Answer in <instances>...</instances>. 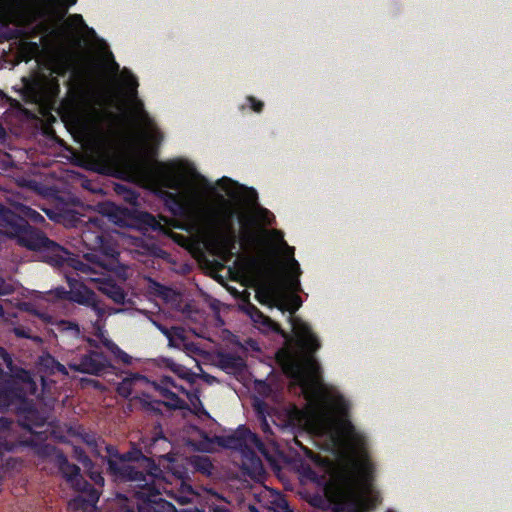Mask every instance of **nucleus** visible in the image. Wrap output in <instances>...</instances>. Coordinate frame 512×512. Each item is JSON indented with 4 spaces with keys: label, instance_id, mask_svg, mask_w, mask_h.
<instances>
[{
    "label": "nucleus",
    "instance_id": "obj_1",
    "mask_svg": "<svg viewBox=\"0 0 512 512\" xmlns=\"http://www.w3.org/2000/svg\"><path fill=\"white\" fill-rule=\"evenodd\" d=\"M374 474L375 465L363 452L362 458L340 475L331 502L316 495L310 503L323 510L332 505L331 512H371L381 501L373 490Z\"/></svg>",
    "mask_w": 512,
    "mask_h": 512
},
{
    "label": "nucleus",
    "instance_id": "obj_2",
    "mask_svg": "<svg viewBox=\"0 0 512 512\" xmlns=\"http://www.w3.org/2000/svg\"><path fill=\"white\" fill-rule=\"evenodd\" d=\"M294 334L300 355L281 350L277 353V360L287 377L297 382H306L321 374V366L315 357V353L321 348V342L310 325L304 321L294 324Z\"/></svg>",
    "mask_w": 512,
    "mask_h": 512
},
{
    "label": "nucleus",
    "instance_id": "obj_3",
    "mask_svg": "<svg viewBox=\"0 0 512 512\" xmlns=\"http://www.w3.org/2000/svg\"><path fill=\"white\" fill-rule=\"evenodd\" d=\"M214 444L220 447L240 451L242 454V469L250 477L260 476L264 473L262 460L256 450L266 459L270 460V451L261 438L244 425L239 426L232 434L208 437L197 445V449L203 452L211 451Z\"/></svg>",
    "mask_w": 512,
    "mask_h": 512
},
{
    "label": "nucleus",
    "instance_id": "obj_4",
    "mask_svg": "<svg viewBox=\"0 0 512 512\" xmlns=\"http://www.w3.org/2000/svg\"><path fill=\"white\" fill-rule=\"evenodd\" d=\"M0 226L8 229L9 238H16L18 243L32 251L47 253L49 262L59 264L62 262L64 248L50 240L45 233L32 227L15 211L0 203Z\"/></svg>",
    "mask_w": 512,
    "mask_h": 512
},
{
    "label": "nucleus",
    "instance_id": "obj_5",
    "mask_svg": "<svg viewBox=\"0 0 512 512\" xmlns=\"http://www.w3.org/2000/svg\"><path fill=\"white\" fill-rule=\"evenodd\" d=\"M70 290L64 287H57L48 293V300L62 301L69 300L79 305L90 307L96 314L97 320H101L106 314V308L99 300L98 295L84 284H73L68 278Z\"/></svg>",
    "mask_w": 512,
    "mask_h": 512
},
{
    "label": "nucleus",
    "instance_id": "obj_6",
    "mask_svg": "<svg viewBox=\"0 0 512 512\" xmlns=\"http://www.w3.org/2000/svg\"><path fill=\"white\" fill-rule=\"evenodd\" d=\"M283 245L286 247L287 255L290 258L289 260V268L290 271L285 277V282L288 288L293 292V294L289 295L285 301L281 302L278 308L282 312H289V321L291 323L292 329L294 330V324L298 321H302L300 318L294 317L295 312L301 307L302 300L300 296L296 293L301 290L300 286V275L301 269L298 261L294 258V247L288 246L287 243L283 240Z\"/></svg>",
    "mask_w": 512,
    "mask_h": 512
},
{
    "label": "nucleus",
    "instance_id": "obj_7",
    "mask_svg": "<svg viewBox=\"0 0 512 512\" xmlns=\"http://www.w3.org/2000/svg\"><path fill=\"white\" fill-rule=\"evenodd\" d=\"M122 157L109 143H97L90 153L91 170L106 176L117 177L121 173Z\"/></svg>",
    "mask_w": 512,
    "mask_h": 512
},
{
    "label": "nucleus",
    "instance_id": "obj_8",
    "mask_svg": "<svg viewBox=\"0 0 512 512\" xmlns=\"http://www.w3.org/2000/svg\"><path fill=\"white\" fill-rule=\"evenodd\" d=\"M36 19L37 17L27 15L19 6L5 4L0 11V42L14 40L22 35V30L9 28L10 24L26 27Z\"/></svg>",
    "mask_w": 512,
    "mask_h": 512
},
{
    "label": "nucleus",
    "instance_id": "obj_9",
    "mask_svg": "<svg viewBox=\"0 0 512 512\" xmlns=\"http://www.w3.org/2000/svg\"><path fill=\"white\" fill-rule=\"evenodd\" d=\"M106 473L112 478L114 482L126 483L134 482L140 488H146L150 484L154 483L155 480H150V476L144 473L133 464L126 462L117 461L109 462V467H106Z\"/></svg>",
    "mask_w": 512,
    "mask_h": 512
},
{
    "label": "nucleus",
    "instance_id": "obj_10",
    "mask_svg": "<svg viewBox=\"0 0 512 512\" xmlns=\"http://www.w3.org/2000/svg\"><path fill=\"white\" fill-rule=\"evenodd\" d=\"M111 367L108 357L103 352L89 351L79 359L69 363V368L75 372L91 375H101Z\"/></svg>",
    "mask_w": 512,
    "mask_h": 512
},
{
    "label": "nucleus",
    "instance_id": "obj_11",
    "mask_svg": "<svg viewBox=\"0 0 512 512\" xmlns=\"http://www.w3.org/2000/svg\"><path fill=\"white\" fill-rule=\"evenodd\" d=\"M91 225L95 228L92 229L91 226H87L81 234V239L83 244L91 251H100L102 254L110 257H114L118 255L116 248L109 240L108 236L101 231L95 222H92Z\"/></svg>",
    "mask_w": 512,
    "mask_h": 512
},
{
    "label": "nucleus",
    "instance_id": "obj_12",
    "mask_svg": "<svg viewBox=\"0 0 512 512\" xmlns=\"http://www.w3.org/2000/svg\"><path fill=\"white\" fill-rule=\"evenodd\" d=\"M120 460L129 464L136 463V467L147 473L150 480L160 479L162 476L163 471L155 460L137 448L135 444H132L128 451L122 453Z\"/></svg>",
    "mask_w": 512,
    "mask_h": 512
},
{
    "label": "nucleus",
    "instance_id": "obj_13",
    "mask_svg": "<svg viewBox=\"0 0 512 512\" xmlns=\"http://www.w3.org/2000/svg\"><path fill=\"white\" fill-rule=\"evenodd\" d=\"M148 493H139V502L137 504L138 512H175V506L162 498L160 492L154 486H146Z\"/></svg>",
    "mask_w": 512,
    "mask_h": 512
},
{
    "label": "nucleus",
    "instance_id": "obj_14",
    "mask_svg": "<svg viewBox=\"0 0 512 512\" xmlns=\"http://www.w3.org/2000/svg\"><path fill=\"white\" fill-rule=\"evenodd\" d=\"M172 444L171 442L163 435L162 429L160 425H157L154 428L153 436L150 440V443L145 446L146 454L150 455L149 457L166 459L168 461H173V457L171 456Z\"/></svg>",
    "mask_w": 512,
    "mask_h": 512
},
{
    "label": "nucleus",
    "instance_id": "obj_15",
    "mask_svg": "<svg viewBox=\"0 0 512 512\" xmlns=\"http://www.w3.org/2000/svg\"><path fill=\"white\" fill-rule=\"evenodd\" d=\"M240 309L250 317L253 323L263 331H273L281 334L284 338H288V334L281 328V326L274 322L271 318L264 315L254 304L250 301L243 303Z\"/></svg>",
    "mask_w": 512,
    "mask_h": 512
},
{
    "label": "nucleus",
    "instance_id": "obj_16",
    "mask_svg": "<svg viewBox=\"0 0 512 512\" xmlns=\"http://www.w3.org/2000/svg\"><path fill=\"white\" fill-rule=\"evenodd\" d=\"M156 389L159 391V393L166 398L168 401H159V400H153V401H146L144 402V407L148 410L153 411H159V406L164 405L172 410H181L185 409L187 407V403L185 400L180 398L175 392L170 390L168 387H164L162 385H157Z\"/></svg>",
    "mask_w": 512,
    "mask_h": 512
},
{
    "label": "nucleus",
    "instance_id": "obj_17",
    "mask_svg": "<svg viewBox=\"0 0 512 512\" xmlns=\"http://www.w3.org/2000/svg\"><path fill=\"white\" fill-rule=\"evenodd\" d=\"M53 464L58 468L59 473L68 485L72 484L81 475L80 467L70 463L64 452L59 453L56 459H53Z\"/></svg>",
    "mask_w": 512,
    "mask_h": 512
},
{
    "label": "nucleus",
    "instance_id": "obj_18",
    "mask_svg": "<svg viewBox=\"0 0 512 512\" xmlns=\"http://www.w3.org/2000/svg\"><path fill=\"white\" fill-rule=\"evenodd\" d=\"M340 431L342 435L347 439L353 449L364 450L365 449V437L361 435L348 419H343L340 422Z\"/></svg>",
    "mask_w": 512,
    "mask_h": 512
},
{
    "label": "nucleus",
    "instance_id": "obj_19",
    "mask_svg": "<svg viewBox=\"0 0 512 512\" xmlns=\"http://www.w3.org/2000/svg\"><path fill=\"white\" fill-rule=\"evenodd\" d=\"M126 87L128 89L129 96L135 99V106L138 111L140 119L147 125H151V119L148 113L144 110V105L141 100L137 99V88L139 86L137 78L129 74L125 80Z\"/></svg>",
    "mask_w": 512,
    "mask_h": 512
},
{
    "label": "nucleus",
    "instance_id": "obj_20",
    "mask_svg": "<svg viewBox=\"0 0 512 512\" xmlns=\"http://www.w3.org/2000/svg\"><path fill=\"white\" fill-rule=\"evenodd\" d=\"M162 198L165 206L173 215H183L186 211L182 197L178 193L163 191Z\"/></svg>",
    "mask_w": 512,
    "mask_h": 512
},
{
    "label": "nucleus",
    "instance_id": "obj_21",
    "mask_svg": "<svg viewBox=\"0 0 512 512\" xmlns=\"http://www.w3.org/2000/svg\"><path fill=\"white\" fill-rule=\"evenodd\" d=\"M74 491L80 492L85 496L91 497L92 501H98L100 497V492L90 483L88 482L82 474L69 485Z\"/></svg>",
    "mask_w": 512,
    "mask_h": 512
},
{
    "label": "nucleus",
    "instance_id": "obj_22",
    "mask_svg": "<svg viewBox=\"0 0 512 512\" xmlns=\"http://www.w3.org/2000/svg\"><path fill=\"white\" fill-rule=\"evenodd\" d=\"M31 446L34 450V453L42 459H50L53 463V459H56V456L59 453H63L61 449L56 447L55 445L49 443H31Z\"/></svg>",
    "mask_w": 512,
    "mask_h": 512
},
{
    "label": "nucleus",
    "instance_id": "obj_23",
    "mask_svg": "<svg viewBox=\"0 0 512 512\" xmlns=\"http://www.w3.org/2000/svg\"><path fill=\"white\" fill-rule=\"evenodd\" d=\"M67 434L72 437L80 438L82 442L89 447L97 446V439L95 433L87 432L82 425L68 427Z\"/></svg>",
    "mask_w": 512,
    "mask_h": 512
},
{
    "label": "nucleus",
    "instance_id": "obj_24",
    "mask_svg": "<svg viewBox=\"0 0 512 512\" xmlns=\"http://www.w3.org/2000/svg\"><path fill=\"white\" fill-rule=\"evenodd\" d=\"M145 377L135 373L129 377L124 378L121 382L118 383L116 387V392L123 398H129L133 393V386L137 381L144 380Z\"/></svg>",
    "mask_w": 512,
    "mask_h": 512
},
{
    "label": "nucleus",
    "instance_id": "obj_25",
    "mask_svg": "<svg viewBox=\"0 0 512 512\" xmlns=\"http://www.w3.org/2000/svg\"><path fill=\"white\" fill-rule=\"evenodd\" d=\"M165 365L179 378L186 380L189 383L195 382L196 374L184 365L178 364L172 359H165Z\"/></svg>",
    "mask_w": 512,
    "mask_h": 512
},
{
    "label": "nucleus",
    "instance_id": "obj_26",
    "mask_svg": "<svg viewBox=\"0 0 512 512\" xmlns=\"http://www.w3.org/2000/svg\"><path fill=\"white\" fill-rule=\"evenodd\" d=\"M115 193L126 203L135 207L138 205L139 193L127 184H115Z\"/></svg>",
    "mask_w": 512,
    "mask_h": 512
},
{
    "label": "nucleus",
    "instance_id": "obj_27",
    "mask_svg": "<svg viewBox=\"0 0 512 512\" xmlns=\"http://www.w3.org/2000/svg\"><path fill=\"white\" fill-rule=\"evenodd\" d=\"M97 502L92 501L89 496L78 495L69 500L68 509L72 512H85L90 507L95 506Z\"/></svg>",
    "mask_w": 512,
    "mask_h": 512
},
{
    "label": "nucleus",
    "instance_id": "obj_28",
    "mask_svg": "<svg viewBox=\"0 0 512 512\" xmlns=\"http://www.w3.org/2000/svg\"><path fill=\"white\" fill-rule=\"evenodd\" d=\"M65 252L62 253V262L56 264L57 266L67 265L68 267L73 268L76 271H80L82 273H88L90 267L87 263H84L81 259L75 256H71L70 253L64 249Z\"/></svg>",
    "mask_w": 512,
    "mask_h": 512
},
{
    "label": "nucleus",
    "instance_id": "obj_29",
    "mask_svg": "<svg viewBox=\"0 0 512 512\" xmlns=\"http://www.w3.org/2000/svg\"><path fill=\"white\" fill-rule=\"evenodd\" d=\"M17 210L18 212L15 213L23 217L27 223L32 222L35 224H41L45 222L44 216L29 206L20 205L17 207Z\"/></svg>",
    "mask_w": 512,
    "mask_h": 512
},
{
    "label": "nucleus",
    "instance_id": "obj_30",
    "mask_svg": "<svg viewBox=\"0 0 512 512\" xmlns=\"http://www.w3.org/2000/svg\"><path fill=\"white\" fill-rule=\"evenodd\" d=\"M102 292L109 297L111 300H113L116 304H124L126 299V293L117 284H107L105 287H103Z\"/></svg>",
    "mask_w": 512,
    "mask_h": 512
},
{
    "label": "nucleus",
    "instance_id": "obj_31",
    "mask_svg": "<svg viewBox=\"0 0 512 512\" xmlns=\"http://www.w3.org/2000/svg\"><path fill=\"white\" fill-rule=\"evenodd\" d=\"M153 324L157 327V329L164 335L166 336V338L168 339L169 341V346H176L175 343H174V335L177 336V338H179L180 340H183L184 337L182 335V330L179 328V327H172V329H169L168 327H166L165 325L159 323V322H156V321H153Z\"/></svg>",
    "mask_w": 512,
    "mask_h": 512
},
{
    "label": "nucleus",
    "instance_id": "obj_32",
    "mask_svg": "<svg viewBox=\"0 0 512 512\" xmlns=\"http://www.w3.org/2000/svg\"><path fill=\"white\" fill-rule=\"evenodd\" d=\"M73 456L85 468L95 467L92 459L86 454L85 450L80 446H73Z\"/></svg>",
    "mask_w": 512,
    "mask_h": 512
},
{
    "label": "nucleus",
    "instance_id": "obj_33",
    "mask_svg": "<svg viewBox=\"0 0 512 512\" xmlns=\"http://www.w3.org/2000/svg\"><path fill=\"white\" fill-rule=\"evenodd\" d=\"M217 186L221 190H223L228 196L234 197L236 193L233 189L235 187H238L239 184L233 181L231 178L224 176L217 181Z\"/></svg>",
    "mask_w": 512,
    "mask_h": 512
},
{
    "label": "nucleus",
    "instance_id": "obj_34",
    "mask_svg": "<svg viewBox=\"0 0 512 512\" xmlns=\"http://www.w3.org/2000/svg\"><path fill=\"white\" fill-rule=\"evenodd\" d=\"M138 220L143 225L151 228L152 230H158L160 228L159 221L151 213H148V212H141V213H139Z\"/></svg>",
    "mask_w": 512,
    "mask_h": 512
},
{
    "label": "nucleus",
    "instance_id": "obj_35",
    "mask_svg": "<svg viewBox=\"0 0 512 512\" xmlns=\"http://www.w3.org/2000/svg\"><path fill=\"white\" fill-rule=\"evenodd\" d=\"M105 450L107 452V456L106 457H103L102 460L104 463H106V467H109V462L112 461V462H117V461H120V458H121V455L122 453L119 452V450L117 449L116 446L114 445H107L105 447Z\"/></svg>",
    "mask_w": 512,
    "mask_h": 512
},
{
    "label": "nucleus",
    "instance_id": "obj_36",
    "mask_svg": "<svg viewBox=\"0 0 512 512\" xmlns=\"http://www.w3.org/2000/svg\"><path fill=\"white\" fill-rule=\"evenodd\" d=\"M113 351L111 352L117 362H120L124 365H130L132 363V357L128 355L125 351H123L119 346L113 347Z\"/></svg>",
    "mask_w": 512,
    "mask_h": 512
},
{
    "label": "nucleus",
    "instance_id": "obj_37",
    "mask_svg": "<svg viewBox=\"0 0 512 512\" xmlns=\"http://www.w3.org/2000/svg\"><path fill=\"white\" fill-rule=\"evenodd\" d=\"M334 406L336 411L343 417L346 418L349 412V403L342 397L339 396L335 402Z\"/></svg>",
    "mask_w": 512,
    "mask_h": 512
},
{
    "label": "nucleus",
    "instance_id": "obj_38",
    "mask_svg": "<svg viewBox=\"0 0 512 512\" xmlns=\"http://www.w3.org/2000/svg\"><path fill=\"white\" fill-rule=\"evenodd\" d=\"M86 469H87V474H88L89 478L91 479V481H93V483L96 486L103 487L105 484V479L102 475V472L94 470V467L86 468Z\"/></svg>",
    "mask_w": 512,
    "mask_h": 512
},
{
    "label": "nucleus",
    "instance_id": "obj_39",
    "mask_svg": "<svg viewBox=\"0 0 512 512\" xmlns=\"http://www.w3.org/2000/svg\"><path fill=\"white\" fill-rule=\"evenodd\" d=\"M241 358L232 354H225L221 358V362L225 367L237 368L241 364Z\"/></svg>",
    "mask_w": 512,
    "mask_h": 512
},
{
    "label": "nucleus",
    "instance_id": "obj_40",
    "mask_svg": "<svg viewBox=\"0 0 512 512\" xmlns=\"http://www.w3.org/2000/svg\"><path fill=\"white\" fill-rule=\"evenodd\" d=\"M69 20L76 26L80 27L81 29L87 30L89 34L95 35V31L93 28H89L86 23L84 22V19L82 15L80 14H73L70 15Z\"/></svg>",
    "mask_w": 512,
    "mask_h": 512
},
{
    "label": "nucleus",
    "instance_id": "obj_41",
    "mask_svg": "<svg viewBox=\"0 0 512 512\" xmlns=\"http://www.w3.org/2000/svg\"><path fill=\"white\" fill-rule=\"evenodd\" d=\"M146 137L150 140L155 146L160 145L164 136L161 131L158 129H152L150 132L146 133Z\"/></svg>",
    "mask_w": 512,
    "mask_h": 512
},
{
    "label": "nucleus",
    "instance_id": "obj_42",
    "mask_svg": "<svg viewBox=\"0 0 512 512\" xmlns=\"http://www.w3.org/2000/svg\"><path fill=\"white\" fill-rule=\"evenodd\" d=\"M255 298L261 303L266 304L271 298V292L269 289H261L256 292Z\"/></svg>",
    "mask_w": 512,
    "mask_h": 512
},
{
    "label": "nucleus",
    "instance_id": "obj_43",
    "mask_svg": "<svg viewBox=\"0 0 512 512\" xmlns=\"http://www.w3.org/2000/svg\"><path fill=\"white\" fill-rule=\"evenodd\" d=\"M0 358L3 360L7 368L12 369L13 360L11 355L7 352V350L0 346Z\"/></svg>",
    "mask_w": 512,
    "mask_h": 512
},
{
    "label": "nucleus",
    "instance_id": "obj_44",
    "mask_svg": "<svg viewBox=\"0 0 512 512\" xmlns=\"http://www.w3.org/2000/svg\"><path fill=\"white\" fill-rule=\"evenodd\" d=\"M261 429L264 432V434L266 435V439L268 441H270V436L273 435V432H272V429H271L269 423L267 422V420L265 418H263L261 421Z\"/></svg>",
    "mask_w": 512,
    "mask_h": 512
},
{
    "label": "nucleus",
    "instance_id": "obj_45",
    "mask_svg": "<svg viewBox=\"0 0 512 512\" xmlns=\"http://www.w3.org/2000/svg\"><path fill=\"white\" fill-rule=\"evenodd\" d=\"M248 100L250 101L251 103V108L255 111V112H261L262 109H263V102L261 101H258L256 100L254 97H249Z\"/></svg>",
    "mask_w": 512,
    "mask_h": 512
},
{
    "label": "nucleus",
    "instance_id": "obj_46",
    "mask_svg": "<svg viewBox=\"0 0 512 512\" xmlns=\"http://www.w3.org/2000/svg\"><path fill=\"white\" fill-rule=\"evenodd\" d=\"M12 421L7 417H0V431L10 430Z\"/></svg>",
    "mask_w": 512,
    "mask_h": 512
},
{
    "label": "nucleus",
    "instance_id": "obj_47",
    "mask_svg": "<svg viewBox=\"0 0 512 512\" xmlns=\"http://www.w3.org/2000/svg\"><path fill=\"white\" fill-rule=\"evenodd\" d=\"M260 214H261V218H262V220H263L265 223H267V224H271V219H272L274 216H273V214H272L269 210H267V209H265V208H262V209L260 210Z\"/></svg>",
    "mask_w": 512,
    "mask_h": 512
},
{
    "label": "nucleus",
    "instance_id": "obj_48",
    "mask_svg": "<svg viewBox=\"0 0 512 512\" xmlns=\"http://www.w3.org/2000/svg\"><path fill=\"white\" fill-rule=\"evenodd\" d=\"M209 512H231L225 505L212 504L209 506Z\"/></svg>",
    "mask_w": 512,
    "mask_h": 512
},
{
    "label": "nucleus",
    "instance_id": "obj_49",
    "mask_svg": "<svg viewBox=\"0 0 512 512\" xmlns=\"http://www.w3.org/2000/svg\"><path fill=\"white\" fill-rule=\"evenodd\" d=\"M159 385H162L164 387H166V386H173V387H175L174 380L170 376H162L161 379H160V384Z\"/></svg>",
    "mask_w": 512,
    "mask_h": 512
},
{
    "label": "nucleus",
    "instance_id": "obj_50",
    "mask_svg": "<svg viewBox=\"0 0 512 512\" xmlns=\"http://www.w3.org/2000/svg\"><path fill=\"white\" fill-rule=\"evenodd\" d=\"M12 289L5 284V281L0 277V295L10 294Z\"/></svg>",
    "mask_w": 512,
    "mask_h": 512
},
{
    "label": "nucleus",
    "instance_id": "obj_51",
    "mask_svg": "<svg viewBox=\"0 0 512 512\" xmlns=\"http://www.w3.org/2000/svg\"><path fill=\"white\" fill-rule=\"evenodd\" d=\"M102 343H103V345H104V346H105V347H106L110 352H112V351H113L112 346H113V347H117V346H118L116 343H114V342H113L112 340H110V339H105V340H103V342H102Z\"/></svg>",
    "mask_w": 512,
    "mask_h": 512
},
{
    "label": "nucleus",
    "instance_id": "obj_52",
    "mask_svg": "<svg viewBox=\"0 0 512 512\" xmlns=\"http://www.w3.org/2000/svg\"><path fill=\"white\" fill-rule=\"evenodd\" d=\"M280 508L283 510V512H293V510L290 508L289 504L285 500H282Z\"/></svg>",
    "mask_w": 512,
    "mask_h": 512
},
{
    "label": "nucleus",
    "instance_id": "obj_53",
    "mask_svg": "<svg viewBox=\"0 0 512 512\" xmlns=\"http://www.w3.org/2000/svg\"><path fill=\"white\" fill-rule=\"evenodd\" d=\"M51 361L56 364L58 371L65 372V366L64 365L60 364L59 362H56L54 358H51Z\"/></svg>",
    "mask_w": 512,
    "mask_h": 512
},
{
    "label": "nucleus",
    "instance_id": "obj_54",
    "mask_svg": "<svg viewBox=\"0 0 512 512\" xmlns=\"http://www.w3.org/2000/svg\"><path fill=\"white\" fill-rule=\"evenodd\" d=\"M3 450H9L8 443L0 439V453Z\"/></svg>",
    "mask_w": 512,
    "mask_h": 512
},
{
    "label": "nucleus",
    "instance_id": "obj_55",
    "mask_svg": "<svg viewBox=\"0 0 512 512\" xmlns=\"http://www.w3.org/2000/svg\"><path fill=\"white\" fill-rule=\"evenodd\" d=\"M167 182H168L166 184L167 187H169L171 189H176L177 188V184H176V182L173 179H168Z\"/></svg>",
    "mask_w": 512,
    "mask_h": 512
},
{
    "label": "nucleus",
    "instance_id": "obj_56",
    "mask_svg": "<svg viewBox=\"0 0 512 512\" xmlns=\"http://www.w3.org/2000/svg\"><path fill=\"white\" fill-rule=\"evenodd\" d=\"M87 259L91 262H94V263H99L97 258L98 256L97 255H94V254H87Z\"/></svg>",
    "mask_w": 512,
    "mask_h": 512
},
{
    "label": "nucleus",
    "instance_id": "obj_57",
    "mask_svg": "<svg viewBox=\"0 0 512 512\" xmlns=\"http://www.w3.org/2000/svg\"><path fill=\"white\" fill-rule=\"evenodd\" d=\"M249 192L251 194V200H253V201L257 200V193H256V191L253 188H250Z\"/></svg>",
    "mask_w": 512,
    "mask_h": 512
},
{
    "label": "nucleus",
    "instance_id": "obj_58",
    "mask_svg": "<svg viewBox=\"0 0 512 512\" xmlns=\"http://www.w3.org/2000/svg\"><path fill=\"white\" fill-rule=\"evenodd\" d=\"M6 135V131L3 127V125L0 123V138L4 137Z\"/></svg>",
    "mask_w": 512,
    "mask_h": 512
},
{
    "label": "nucleus",
    "instance_id": "obj_59",
    "mask_svg": "<svg viewBox=\"0 0 512 512\" xmlns=\"http://www.w3.org/2000/svg\"><path fill=\"white\" fill-rule=\"evenodd\" d=\"M88 342H89L90 346L98 347L96 340L89 339Z\"/></svg>",
    "mask_w": 512,
    "mask_h": 512
},
{
    "label": "nucleus",
    "instance_id": "obj_60",
    "mask_svg": "<svg viewBox=\"0 0 512 512\" xmlns=\"http://www.w3.org/2000/svg\"><path fill=\"white\" fill-rule=\"evenodd\" d=\"M294 441L300 448H303L302 444L298 441V439L295 438Z\"/></svg>",
    "mask_w": 512,
    "mask_h": 512
},
{
    "label": "nucleus",
    "instance_id": "obj_61",
    "mask_svg": "<svg viewBox=\"0 0 512 512\" xmlns=\"http://www.w3.org/2000/svg\"><path fill=\"white\" fill-rule=\"evenodd\" d=\"M44 423H45V421H44V420H41V422L36 423V425H37V426H43V425H44Z\"/></svg>",
    "mask_w": 512,
    "mask_h": 512
},
{
    "label": "nucleus",
    "instance_id": "obj_62",
    "mask_svg": "<svg viewBox=\"0 0 512 512\" xmlns=\"http://www.w3.org/2000/svg\"><path fill=\"white\" fill-rule=\"evenodd\" d=\"M124 512H136V511L132 508H127Z\"/></svg>",
    "mask_w": 512,
    "mask_h": 512
},
{
    "label": "nucleus",
    "instance_id": "obj_63",
    "mask_svg": "<svg viewBox=\"0 0 512 512\" xmlns=\"http://www.w3.org/2000/svg\"><path fill=\"white\" fill-rule=\"evenodd\" d=\"M124 212H127L129 215L132 213V211L130 209H128V208H125Z\"/></svg>",
    "mask_w": 512,
    "mask_h": 512
},
{
    "label": "nucleus",
    "instance_id": "obj_64",
    "mask_svg": "<svg viewBox=\"0 0 512 512\" xmlns=\"http://www.w3.org/2000/svg\"><path fill=\"white\" fill-rule=\"evenodd\" d=\"M235 235L233 234L232 238H231V242H232V245H234V242H235Z\"/></svg>",
    "mask_w": 512,
    "mask_h": 512
}]
</instances>
